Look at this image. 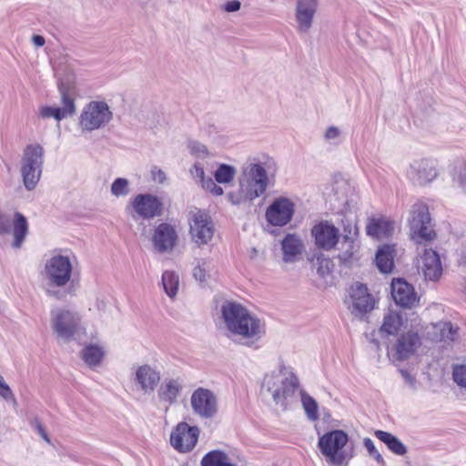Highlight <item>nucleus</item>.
Returning <instances> with one entry per match:
<instances>
[{
    "mask_svg": "<svg viewBox=\"0 0 466 466\" xmlns=\"http://www.w3.org/2000/svg\"><path fill=\"white\" fill-rule=\"evenodd\" d=\"M191 174L195 177H198L200 179V182L205 179V172L202 167H200L198 164H195L193 168L191 169Z\"/></svg>",
    "mask_w": 466,
    "mask_h": 466,
    "instance_id": "53",
    "label": "nucleus"
},
{
    "mask_svg": "<svg viewBox=\"0 0 466 466\" xmlns=\"http://www.w3.org/2000/svg\"><path fill=\"white\" fill-rule=\"evenodd\" d=\"M420 268L425 279L432 281L439 279L442 273V267L438 253L432 248H424Z\"/></svg>",
    "mask_w": 466,
    "mask_h": 466,
    "instance_id": "24",
    "label": "nucleus"
},
{
    "mask_svg": "<svg viewBox=\"0 0 466 466\" xmlns=\"http://www.w3.org/2000/svg\"><path fill=\"white\" fill-rule=\"evenodd\" d=\"M297 5L316 8L318 6V0H298Z\"/></svg>",
    "mask_w": 466,
    "mask_h": 466,
    "instance_id": "54",
    "label": "nucleus"
},
{
    "mask_svg": "<svg viewBox=\"0 0 466 466\" xmlns=\"http://www.w3.org/2000/svg\"><path fill=\"white\" fill-rule=\"evenodd\" d=\"M113 113L105 101H91L83 108L79 126L82 130L93 131L99 129L109 123Z\"/></svg>",
    "mask_w": 466,
    "mask_h": 466,
    "instance_id": "9",
    "label": "nucleus"
},
{
    "mask_svg": "<svg viewBox=\"0 0 466 466\" xmlns=\"http://www.w3.org/2000/svg\"><path fill=\"white\" fill-rule=\"evenodd\" d=\"M151 173H152V178L155 182L163 184L167 179L166 174L162 169L154 167L152 169Z\"/></svg>",
    "mask_w": 466,
    "mask_h": 466,
    "instance_id": "49",
    "label": "nucleus"
},
{
    "mask_svg": "<svg viewBox=\"0 0 466 466\" xmlns=\"http://www.w3.org/2000/svg\"><path fill=\"white\" fill-rule=\"evenodd\" d=\"M391 296L397 305L405 309H412L419 302L414 288L401 279L392 280Z\"/></svg>",
    "mask_w": 466,
    "mask_h": 466,
    "instance_id": "20",
    "label": "nucleus"
},
{
    "mask_svg": "<svg viewBox=\"0 0 466 466\" xmlns=\"http://www.w3.org/2000/svg\"><path fill=\"white\" fill-rule=\"evenodd\" d=\"M201 184L204 188L209 191L216 186V183L211 178L203 179Z\"/></svg>",
    "mask_w": 466,
    "mask_h": 466,
    "instance_id": "56",
    "label": "nucleus"
},
{
    "mask_svg": "<svg viewBox=\"0 0 466 466\" xmlns=\"http://www.w3.org/2000/svg\"><path fill=\"white\" fill-rule=\"evenodd\" d=\"M348 441L347 433L341 430H335L321 436L318 447L329 463L341 466L347 464L350 460L342 451Z\"/></svg>",
    "mask_w": 466,
    "mask_h": 466,
    "instance_id": "6",
    "label": "nucleus"
},
{
    "mask_svg": "<svg viewBox=\"0 0 466 466\" xmlns=\"http://www.w3.org/2000/svg\"><path fill=\"white\" fill-rule=\"evenodd\" d=\"M400 373L404 379L405 382L412 389H416V379L414 376L410 374L406 370H400Z\"/></svg>",
    "mask_w": 466,
    "mask_h": 466,
    "instance_id": "50",
    "label": "nucleus"
},
{
    "mask_svg": "<svg viewBox=\"0 0 466 466\" xmlns=\"http://www.w3.org/2000/svg\"><path fill=\"white\" fill-rule=\"evenodd\" d=\"M316 8L297 5L296 8V20L298 23V30L302 33H307L312 26L313 17L316 13Z\"/></svg>",
    "mask_w": 466,
    "mask_h": 466,
    "instance_id": "32",
    "label": "nucleus"
},
{
    "mask_svg": "<svg viewBox=\"0 0 466 466\" xmlns=\"http://www.w3.org/2000/svg\"><path fill=\"white\" fill-rule=\"evenodd\" d=\"M455 182L458 183L460 188L466 193V166L461 168L460 172L456 178H454Z\"/></svg>",
    "mask_w": 466,
    "mask_h": 466,
    "instance_id": "48",
    "label": "nucleus"
},
{
    "mask_svg": "<svg viewBox=\"0 0 466 466\" xmlns=\"http://www.w3.org/2000/svg\"><path fill=\"white\" fill-rule=\"evenodd\" d=\"M104 357V350L97 345H88L82 350V358L89 366H97Z\"/></svg>",
    "mask_w": 466,
    "mask_h": 466,
    "instance_id": "34",
    "label": "nucleus"
},
{
    "mask_svg": "<svg viewBox=\"0 0 466 466\" xmlns=\"http://www.w3.org/2000/svg\"><path fill=\"white\" fill-rule=\"evenodd\" d=\"M237 173L236 168L233 166L221 164L215 171V178L217 182L226 184L233 180Z\"/></svg>",
    "mask_w": 466,
    "mask_h": 466,
    "instance_id": "37",
    "label": "nucleus"
},
{
    "mask_svg": "<svg viewBox=\"0 0 466 466\" xmlns=\"http://www.w3.org/2000/svg\"><path fill=\"white\" fill-rule=\"evenodd\" d=\"M228 199L229 201L234 204V205H238V204H240L242 201H245L247 200L241 194V190L239 189L238 193V194H234V193H229L228 194Z\"/></svg>",
    "mask_w": 466,
    "mask_h": 466,
    "instance_id": "52",
    "label": "nucleus"
},
{
    "mask_svg": "<svg viewBox=\"0 0 466 466\" xmlns=\"http://www.w3.org/2000/svg\"><path fill=\"white\" fill-rule=\"evenodd\" d=\"M421 346V337L413 330L409 329L394 337L388 345V354L395 360H407L410 359Z\"/></svg>",
    "mask_w": 466,
    "mask_h": 466,
    "instance_id": "10",
    "label": "nucleus"
},
{
    "mask_svg": "<svg viewBox=\"0 0 466 466\" xmlns=\"http://www.w3.org/2000/svg\"><path fill=\"white\" fill-rule=\"evenodd\" d=\"M61 107L44 106L40 107V116L43 118L54 117L56 121L72 116L76 113L75 98L68 90L60 87Z\"/></svg>",
    "mask_w": 466,
    "mask_h": 466,
    "instance_id": "18",
    "label": "nucleus"
},
{
    "mask_svg": "<svg viewBox=\"0 0 466 466\" xmlns=\"http://www.w3.org/2000/svg\"><path fill=\"white\" fill-rule=\"evenodd\" d=\"M51 326L56 336L65 342L74 339L82 329L79 315L62 308L51 311Z\"/></svg>",
    "mask_w": 466,
    "mask_h": 466,
    "instance_id": "8",
    "label": "nucleus"
},
{
    "mask_svg": "<svg viewBox=\"0 0 466 466\" xmlns=\"http://www.w3.org/2000/svg\"><path fill=\"white\" fill-rule=\"evenodd\" d=\"M374 435L394 454L402 456L407 453L406 446L393 434L377 430L374 431Z\"/></svg>",
    "mask_w": 466,
    "mask_h": 466,
    "instance_id": "31",
    "label": "nucleus"
},
{
    "mask_svg": "<svg viewBox=\"0 0 466 466\" xmlns=\"http://www.w3.org/2000/svg\"><path fill=\"white\" fill-rule=\"evenodd\" d=\"M210 192H212L216 196H220L223 194V189L221 187L216 184V186L211 189Z\"/></svg>",
    "mask_w": 466,
    "mask_h": 466,
    "instance_id": "57",
    "label": "nucleus"
},
{
    "mask_svg": "<svg viewBox=\"0 0 466 466\" xmlns=\"http://www.w3.org/2000/svg\"><path fill=\"white\" fill-rule=\"evenodd\" d=\"M177 240V233L175 228L168 223H161L155 229L153 244L159 252L171 251Z\"/></svg>",
    "mask_w": 466,
    "mask_h": 466,
    "instance_id": "21",
    "label": "nucleus"
},
{
    "mask_svg": "<svg viewBox=\"0 0 466 466\" xmlns=\"http://www.w3.org/2000/svg\"><path fill=\"white\" fill-rule=\"evenodd\" d=\"M438 176L437 167L435 161L431 159H416L413 160L408 170V178L415 185L424 186Z\"/></svg>",
    "mask_w": 466,
    "mask_h": 466,
    "instance_id": "15",
    "label": "nucleus"
},
{
    "mask_svg": "<svg viewBox=\"0 0 466 466\" xmlns=\"http://www.w3.org/2000/svg\"><path fill=\"white\" fill-rule=\"evenodd\" d=\"M128 180L126 178H116L111 186V193L116 197L127 196L128 194Z\"/></svg>",
    "mask_w": 466,
    "mask_h": 466,
    "instance_id": "41",
    "label": "nucleus"
},
{
    "mask_svg": "<svg viewBox=\"0 0 466 466\" xmlns=\"http://www.w3.org/2000/svg\"><path fill=\"white\" fill-rule=\"evenodd\" d=\"M199 432L198 426H190L183 421L179 422L171 432L170 444L179 452H188L196 446Z\"/></svg>",
    "mask_w": 466,
    "mask_h": 466,
    "instance_id": "13",
    "label": "nucleus"
},
{
    "mask_svg": "<svg viewBox=\"0 0 466 466\" xmlns=\"http://www.w3.org/2000/svg\"><path fill=\"white\" fill-rule=\"evenodd\" d=\"M32 41L35 46H43L45 45V38L42 35H35L32 37Z\"/></svg>",
    "mask_w": 466,
    "mask_h": 466,
    "instance_id": "55",
    "label": "nucleus"
},
{
    "mask_svg": "<svg viewBox=\"0 0 466 466\" xmlns=\"http://www.w3.org/2000/svg\"><path fill=\"white\" fill-rule=\"evenodd\" d=\"M73 266L67 256L56 255L48 259L44 269V276L47 281L46 294L57 299L66 297V292L54 289L67 285L71 279Z\"/></svg>",
    "mask_w": 466,
    "mask_h": 466,
    "instance_id": "4",
    "label": "nucleus"
},
{
    "mask_svg": "<svg viewBox=\"0 0 466 466\" xmlns=\"http://www.w3.org/2000/svg\"><path fill=\"white\" fill-rule=\"evenodd\" d=\"M201 466H236L229 456L221 451H211L201 460Z\"/></svg>",
    "mask_w": 466,
    "mask_h": 466,
    "instance_id": "33",
    "label": "nucleus"
},
{
    "mask_svg": "<svg viewBox=\"0 0 466 466\" xmlns=\"http://www.w3.org/2000/svg\"><path fill=\"white\" fill-rule=\"evenodd\" d=\"M295 204L288 198H276L266 211L268 222L273 226H285L292 218Z\"/></svg>",
    "mask_w": 466,
    "mask_h": 466,
    "instance_id": "16",
    "label": "nucleus"
},
{
    "mask_svg": "<svg viewBox=\"0 0 466 466\" xmlns=\"http://www.w3.org/2000/svg\"><path fill=\"white\" fill-rule=\"evenodd\" d=\"M350 298L352 300L351 311L360 317L371 311L375 305L374 298L369 293L365 285L355 283L350 289Z\"/></svg>",
    "mask_w": 466,
    "mask_h": 466,
    "instance_id": "19",
    "label": "nucleus"
},
{
    "mask_svg": "<svg viewBox=\"0 0 466 466\" xmlns=\"http://www.w3.org/2000/svg\"><path fill=\"white\" fill-rule=\"evenodd\" d=\"M395 257V245L384 244L380 246L375 258L379 270L382 273H390L394 268Z\"/></svg>",
    "mask_w": 466,
    "mask_h": 466,
    "instance_id": "27",
    "label": "nucleus"
},
{
    "mask_svg": "<svg viewBox=\"0 0 466 466\" xmlns=\"http://www.w3.org/2000/svg\"><path fill=\"white\" fill-rule=\"evenodd\" d=\"M241 4L238 0L227 2L224 5V9L227 12H235L240 9Z\"/></svg>",
    "mask_w": 466,
    "mask_h": 466,
    "instance_id": "51",
    "label": "nucleus"
},
{
    "mask_svg": "<svg viewBox=\"0 0 466 466\" xmlns=\"http://www.w3.org/2000/svg\"><path fill=\"white\" fill-rule=\"evenodd\" d=\"M190 152L197 157H206L208 155L207 147L199 142H191L189 144Z\"/></svg>",
    "mask_w": 466,
    "mask_h": 466,
    "instance_id": "45",
    "label": "nucleus"
},
{
    "mask_svg": "<svg viewBox=\"0 0 466 466\" xmlns=\"http://www.w3.org/2000/svg\"><path fill=\"white\" fill-rule=\"evenodd\" d=\"M283 259L285 262H293L296 260L303 249V244L299 237L289 234L282 240Z\"/></svg>",
    "mask_w": 466,
    "mask_h": 466,
    "instance_id": "28",
    "label": "nucleus"
},
{
    "mask_svg": "<svg viewBox=\"0 0 466 466\" xmlns=\"http://www.w3.org/2000/svg\"><path fill=\"white\" fill-rule=\"evenodd\" d=\"M162 285L167 295L169 298H175L179 285L178 275L173 271H165L162 274Z\"/></svg>",
    "mask_w": 466,
    "mask_h": 466,
    "instance_id": "35",
    "label": "nucleus"
},
{
    "mask_svg": "<svg viewBox=\"0 0 466 466\" xmlns=\"http://www.w3.org/2000/svg\"><path fill=\"white\" fill-rule=\"evenodd\" d=\"M404 320L401 312L389 309L385 312L382 319V324L379 329V333L382 338L398 336L403 326Z\"/></svg>",
    "mask_w": 466,
    "mask_h": 466,
    "instance_id": "25",
    "label": "nucleus"
},
{
    "mask_svg": "<svg viewBox=\"0 0 466 466\" xmlns=\"http://www.w3.org/2000/svg\"><path fill=\"white\" fill-rule=\"evenodd\" d=\"M363 445L366 448L369 456L373 458L379 465H380V466L386 465V462H385L382 455L378 451V449L375 447L374 442L371 439L364 438Z\"/></svg>",
    "mask_w": 466,
    "mask_h": 466,
    "instance_id": "39",
    "label": "nucleus"
},
{
    "mask_svg": "<svg viewBox=\"0 0 466 466\" xmlns=\"http://www.w3.org/2000/svg\"><path fill=\"white\" fill-rule=\"evenodd\" d=\"M45 150L39 144L25 147L20 162V173L24 187L31 191L38 184L43 169Z\"/></svg>",
    "mask_w": 466,
    "mask_h": 466,
    "instance_id": "5",
    "label": "nucleus"
},
{
    "mask_svg": "<svg viewBox=\"0 0 466 466\" xmlns=\"http://www.w3.org/2000/svg\"><path fill=\"white\" fill-rule=\"evenodd\" d=\"M30 425L41 436V438L46 442H47L48 444L51 443V440H50V438H49L46 429L44 428V426L42 425L41 421L37 418L33 419L30 421Z\"/></svg>",
    "mask_w": 466,
    "mask_h": 466,
    "instance_id": "43",
    "label": "nucleus"
},
{
    "mask_svg": "<svg viewBox=\"0 0 466 466\" xmlns=\"http://www.w3.org/2000/svg\"><path fill=\"white\" fill-rule=\"evenodd\" d=\"M206 260L202 259L193 269V276L199 282L206 281Z\"/></svg>",
    "mask_w": 466,
    "mask_h": 466,
    "instance_id": "44",
    "label": "nucleus"
},
{
    "mask_svg": "<svg viewBox=\"0 0 466 466\" xmlns=\"http://www.w3.org/2000/svg\"><path fill=\"white\" fill-rule=\"evenodd\" d=\"M436 328L441 332V339L442 340L453 341L458 335V328L454 327L451 322H441Z\"/></svg>",
    "mask_w": 466,
    "mask_h": 466,
    "instance_id": "38",
    "label": "nucleus"
},
{
    "mask_svg": "<svg viewBox=\"0 0 466 466\" xmlns=\"http://www.w3.org/2000/svg\"><path fill=\"white\" fill-rule=\"evenodd\" d=\"M312 234L318 247L329 250L339 241V229L328 221L320 222L312 229Z\"/></svg>",
    "mask_w": 466,
    "mask_h": 466,
    "instance_id": "22",
    "label": "nucleus"
},
{
    "mask_svg": "<svg viewBox=\"0 0 466 466\" xmlns=\"http://www.w3.org/2000/svg\"><path fill=\"white\" fill-rule=\"evenodd\" d=\"M340 130L339 127L331 126L329 127L324 134V138L328 141L335 140L340 137Z\"/></svg>",
    "mask_w": 466,
    "mask_h": 466,
    "instance_id": "46",
    "label": "nucleus"
},
{
    "mask_svg": "<svg viewBox=\"0 0 466 466\" xmlns=\"http://www.w3.org/2000/svg\"><path fill=\"white\" fill-rule=\"evenodd\" d=\"M135 381L144 393L155 390L160 381V373L148 364L138 366L135 372Z\"/></svg>",
    "mask_w": 466,
    "mask_h": 466,
    "instance_id": "23",
    "label": "nucleus"
},
{
    "mask_svg": "<svg viewBox=\"0 0 466 466\" xmlns=\"http://www.w3.org/2000/svg\"><path fill=\"white\" fill-rule=\"evenodd\" d=\"M411 239L418 245L433 240L436 233L431 227L428 207L423 203H415L410 209L409 218Z\"/></svg>",
    "mask_w": 466,
    "mask_h": 466,
    "instance_id": "7",
    "label": "nucleus"
},
{
    "mask_svg": "<svg viewBox=\"0 0 466 466\" xmlns=\"http://www.w3.org/2000/svg\"><path fill=\"white\" fill-rule=\"evenodd\" d=\"M182 390V386L177 380H167L159 388L157 395L161 401L171 405L177 401V399Z\"/></svg>",
    "mask_w": 466,
    "mask_h": 466,
    "instance_id": "30",
    "label": "nucleus"
},
{
    "mask_svg": "<svg viewBox=\"0 0 466 466\" xmlns=\"http://www.w3.org/2000/svg\"><path fill=\"white\" fill-rule=\"evenodd\" d=\"M190 405L194 414L204 420L213 419L218 412V397L206 388L199 387L193 391Z\"/></svg>",
    "mask_w": 466,
    "mask_h": 466,
    "instance_id": "11",
    "label": "nucleus"
},
{
    "mask_svg": "<svg viewBox=\"0 0 466 466\" xmlns=\"http://www.w3.org/2000/svg\"><path fill=\"white\" fill-rule=\"evenodd\" d=\"M454 381L466 389V366L456 367L453 370Z\"/></svg>",
    "mask_w": 466,
    "mask_h": 466,
    "instance_id": "42",
    "label": "nucleus"
},
{
    "mask_svg": "<svg viewBox=\"0 0 466 466\" xmlns=\"http://www.w3.org/2000/svg\"><path fill=\"white\" fill-rule=\"evenodd\" d=\"M316 267H317V273L320 277L325 278L332 271L334 264L328 258L318 257L317 262H316Z\"/></svg>",
    "mask_w": 466,
    "mask_h": 466,
    "instance_id": "40",
    "label": "nucleus"
},
{
    "mask_svg": "<svg viewBox=\"0 0 466 466\" xmlns=\"http://www.w3.org/2000/svg\"><path fill=\"white\" fill-rule=\"evenodd\" d=\"M276 168L275 160L268 155L248 158L242 165L238 177L242 196L249 201L262 196L268 187V174Z\"/></svg>",
    "mask_w": 466,
    "mask_h": 466,
    "instance_id": "2",
    "label": "nucleus"
},
{
    "mask_svg": "<svg viewBox=\"0 0 466 466\" xmlns=\"http://www.w3.org/2000/svg\"><path fill=\"white\" fill-rule=\"evenodd\" d=\"M11 232L14 236L13 247L15 248H21L28 233V223L23 214L16 212L14 218L0 214V234L4 235Z\"/></svg>",
    "mask_w": 466,
    "mask_h": 466,
    "instance_id": "14",
    "label": "nucleus"
},
{
    "mask_svg": "<svg viewBox=\"0 0 466 466\" xmlns=\"http://www.w3.org/2000/svg\"><path fill=\"white\" fill-rule=\"evenodd\" d=\"M132 207L137 216L144 219L158 217L163 211L161 200L151 194H139L136 196L133 199Z\"/></svg>",
    "mask_w": 466,
    "mask_h": 466,
    "instance_id": "17",
    "label": "nucleus"
},
{
    "mask_svg": "<svg viewBox=\"0 0 466 466\" xmlns=\"http://www.w3.org/2000/svg\"><path fill=\"white\" fill-rule=\"evenodd\" d=\"M301 402L303 409L307 414V417L309 420H317L319 419L318 412V403L317 401L309 394L304 391H300Z\"/></svg>",
    "mask_w": 466,
    "mask_h": 466,
    "instance_id": "36",
    "label": "nucleus"
},
{
    "mask_svg": "<svg viewBox=\"0 0 466 466\" xmlns=\"http://www.w3.org/2000/svg\"><path fill=\"white\" fill-rule=\"evenodd\" d=\"M189 232L192 239L198 245L208 244L213 238L214 235V224L210 217L197 209L192 211L189 218Z\"/></svg>",
    "mask_w": 466,
    "mask_h": 466,
    "instance_id": "12",
    "label": "nucleus"
},
{
    "mask_svg": "<svg viewBox=\"0 0 466 466\" xmlns=\"http://www.w3.org/2000/svg\"><path fill=\"white\" fill-rule=\"evenodd\" d=\"M299 383L293 372L286 368L264 377L261 390L271 395L274 402L284 409L297 399Z\"/></svg>",
    "mask_w": 466,
    "mask_h": 466,
    "instance_id": "3",
    "label": "nucleus"
},
{
    "mask_svg": "<svg viewBox=\"0 0 466 466\" xmlns=\"http://www.w3.org/2000/svg\"><path fill=\"white\" fill-rule=\"evenodd\" d=\"M221 318L228 338L237 337L251 345L265 334L264 323L240 303L227 300L221 305Z\"/></svg>",
    "mask_w": 466,
    "mask_h": 466,
    "instance_id": "1",
    "label": "nucleus"
},
{
    "mask_svg": "<svg viewBox=\"0 0 466 466\" xmlns=\"http://www.w3.org/2000/svg\"><path fill=\"white\" fill-rule=\"evenodd\" d=\"M393 230L394 223L384 217L369 218L366 225L367 234L376 238H387Z\"/></svg>",
    "mask_w": 466,
    "mask_h": 466,
    "instance_id": "26",
    "label": "nucleus"
},
{
    "mask_svg": "<svg viewBox=\"0 0 466 466\" xmlns=\"http://www.w3.org/2000/svg\"><path fill=\"white\" fill-rule=\"evenodd\" d=\"M359 249L360 244L356 239L345 237L341 242L340 252L339 254V260L346 265L353 263L359 258Z\"/></svg>",
    "mask_w": 466,
    "mask_h": 466,
    "instance_id": "29",
    "label": "nucleus"
},
{
    "mask_svg": "<svg viewBox=\"0 0 466 466\" xmlns=\"http://www.w3.org/2000/svg\"><path fill=\"white\" fill-rule=\"evenodd\" d=\"M0 396L5 400H9L14 397L10 387L4 381L2 376H0Z\"/></svg>",
    "mask_w": 466,
    "mask_h": 466,
    "instance_id": "47",
    "label": "nucleus"
}]
</instances>
